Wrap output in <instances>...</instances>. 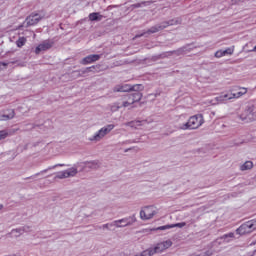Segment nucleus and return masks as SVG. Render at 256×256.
<instances>
[{
    "label": "nucleus",
    "mask_w": 256,
    "mask_h": 256,
    "mask_svg": "<svg viewBox=\"0 0 256 256\" xmlns=\"http://www.w3.org/2000/svg\"><path fill=\"white\" fill-rule=\"evenodd\" d=\"M114 129L115 126L113 124L105 125L95 132L94 135L90 136L88 141H91L92 143H99V141H103V139H105V137H107V135H109Z\"/></svg>",
    "instance_id": "nucleus-4"
},
{
    "label": "nucleus",
    "mask_w": 256,
    "mask_h": 256,
    "mask_svg": "<svg viewBox=\"0 0 256 256\" xmlns=\"http://www.w3.org/2000/svg\"><path fill=\"white\" fill-rule=\"evenodd\" d=\"M157 215V209L153 206H146L140 211V219L143 221H149Z\"/></svg>",
    "instance_id": "nucleus-9"
},
{
    "label": "nucleus",
    "mask_w": 256,
    "mask_h": 256,
    "mask_svg": "<svg viewBox=\"0 0 256 256\" xmlns=\"http://www.w3.org/2000/svg\"><path fill=\"white\" fill-rule=\"evenodd\" d=\"M252 51H253L254 53H256V45L254 46V48L252 49Z\"/></svg>",
    "instance_id": "nucleus-33"
},
{
    "label": "nucleus",
    "mask_w": 256,
    "mask_h": 256,
    "mask_svg": "<svg viewBox=\"0 0 256 256\" xmlns=\"http://www.w3.org/2000/svg\"><path fill=\"white\" fill-rule=\"evenodd\" d=\"M169 26V23L167 22H164L163 25H156V26H153L151 27L147 33L151 34V33H158V31H161L165 28H167Z\"/></svg>",
    "instance_id": "nucleus-17"
},
{
    "label": "nucleus",
    "mask_w": 256,
    "mask_h": 256,
    "mask_svg": "<svg viewBox=\"0 0 256 256\" xmlns=\"http://www.w3.org/2000/svg\"><path fill=\"white\" fill-rule=\"evenodd\" d=\"M7 65H9V63H7V62H0V71H3V69H7Z\"/></svg>",
    "instance_id": "nucleus-30"
},
{
    "label": "nucleus",
    "mask_w": 256,
    "mask_h": 256,
    "mask_svg": "<svg viewBox=\"0 0 256 256\" xmlns=\"http://www.w3.org/2000/svg\"><path fill=\"white\" fill-rule=\"evenodd\" d=\"M147 123L145 120L139 121V120H134L128 123H125L126 127H131L132 129H139V127H142V125H145Z\"/></svg>",
    "instance_id": "nucleus-16"
},
{
    "label": "nucleus",
    "mask_w": 256,
    "mask_h": 256,
    "mask_svg": "<svg viewBox=\"0 0 256 256\" xmlns=\"http://www.w3.org/2000/svg\"><path fill=\"white\" fill-rule=\"evenodd\" d=\"M133 103H135V101L133 100V96L131 94H129L126 97V100H124L122 102V107H129V106L133 105Z\"/></svg>",
    "instance_id": "nucleus-20"
},
{
    "label": "nucleus",
    "mask_w": 256,
    "mask_h": 256,
    "mask_svg": "<svg viewBox=\"0 0 256 256\" xmlns=\"http://www.w3.org/2000/svg\"><path fill=\"white\" fill-rule=\"evenodd\" d=\"M139 87H141V85L131 86L129 84H122V85L115 86L113 91L115 93H127L129 91H137Z\"/></svg>",
    "instance_id": "nucleus-11"
},
{
    "label": "nucleus",
    "mask_w": 256,
    "mask_h": 256,
    "mask_svg": "<svg viewBox=\"0 0 256 256\" xmlns=\"http://www.w3.org/2000/svg\"><path fill=\"white\" fill-rule=\"evenodd\" d=\"M11 235L19 237V235H23V230L21 228L14 229L11 231Z\"/></svg>",
    "instance_id": "nucleus-25"
},
{
    "label": "nucleus",
    "mask_w": 256,
    "mask_h": 256,
    "mask_svg": "<svg viewBox=\"0 0 256 256\" xmlns=\"http://www.w3.org/2000/svg\"><path fill=\"white\" fill-rule=\"evenodd\" d=\"M131 96L133 97L134 103H137V102L141 101L143 94H141V92H139V91H136V92L132 93Z\"/></svg>",
    "instance_id": "nucleus-22"
},
{
    "label": "nucleus",
    "mask_w": 256,
    "mask_h": 256,
    "mask_svg": "<svg viewBox=\"0 0 256 256\" xmlns=\"http://www.w3.org/2000/svg\"><path fill=\"white\" fill-rule=\"evenodd\" d=\"M103 19V15L99 14V12H93L89 14L90 21H101Z\"/></svg>",
    "instance_id": "nucleus-19"
},
{
    "label": "nucleus",
    "mask_w": 256,
    "mask_h": 256,
    "mask_svg": "<svg viewBox=\"0 0 256 256\" xmlns=\"http://www.w3.org/2000/svg\"><path fill=\"white\" fill-rule=\"evenodd\" d=\"M126 143H131V142L127 141Z\"/></svg>",
    "instance_id": "nucleus-39"
},
{
    "label": "nucleus",
    "mask_w": 256,
    "mask_h": 256,
    "mask_svg": "<svg viewBox=\"0 0 256 256\" xmlns=\"http://www.w3.org/2000/svg\"><path fill=\"white\" fill-rule=\"evenodd\" d=\"M18 111H20V113H27V110L23 111V106L18 107Z\"/></svg>",
    "instance_id": "nucleus-32"
},
{
    "label": "nucleus",
    "mask_w": 256,
    "mask_h": 256,
    "mask_svg": "<svg viewBox=\"0 0 256 256\" xmlns=\"http://www.w3.org/2000/svg\"><path fill=\"white\" fill-rule=\"evenodd\" d=\"M79 167H81L82 171L84 169H97V167H99V161L93 160L74 164L71 168L57 172L54 179H69L71 177H76L77 173H79Z\"/></svg>",
    "instance_id": "nucleus-1"
},
{
    "label": "nucleus",
    "mask_w": 256,
    "mask_h": 256,
    "mask_svg": "<svg viewBox=\"0 0 256 256\" xmlns=\"http://www.w3.org/2000/svg\"><path fill=\"white\" fill-rule=\"evenodd\" d=\"M9 137V132L7 130L0 131V139H7Z\"/></svg>",
    "instance_id": "nucleus-29"
},
{
    "label": "nucleus",
    "mask_w": 256,
    "mask_h": 256,
    "mask_svg": "<svg viewBox=\"0 0 256 256\" xmlns=\"http://www.w3.org/2000/svg\"><path fill=\"white\" fill-rule=\"evenodd\" d=\"M86 217H91V214L87 215Z\"/></svg>",
    "instance_id": "nucleus-37"
},
{
    "label": "nucleus",
    "mask_w": 256,
    "mask_h": 256,
    "mask_svg": "<svg viewBox=\"0 0 256 256\" xmlns=\"http://www.w3.org/2000/svg\"><path fill=\"white\" fill-rule=\"evenodd\" d=\"M217 59H221V57H225V52L223 50L216 51L214 55Z\"/></svg>",
    "instance_id": "nucleus-28"
},
{
    "label": "nucleus",
    "mask_w": 256,
    "mask_h": 256,
    "mask_svg": "<svg viewBox=\"0 0 256 256\" xmlns=\"http://www.w3.org/2000/svg\"><path fill=\"white\" fill-rule=\"evenodd\" d=\"M121 107H123V104L116 102L110 106V109H111V111L115 112V111H119V109H121Z\"/></svg>",
    "instance_id": "nucleus-24"
},
{
    "label": "nucleus",
    "mask_w": 256,
    "mask_h": 256,
    "mask_svg": "<svg viewBox=\"0 0 256 256\" xmlns=\"http://www.w3.org/2000/svg\"><path fill=\"white\" fill-rule=\"evenodd\" d=\"M224 51V56L225 55H233V53H235V47H229L227 48L226 50H223Z\"/></svg>",
    "instance_id": "nucleus-26"
},
{
    "label": "nucleus",
    "mask_w": 256,
    "mask_h": 256,
    "mask_svg": "<svg viewBox=\"0 0 256 256\" xmlns=\"http://www.w3.org/2000/svg\"><path fill=\"white\" fill-rule=\"evenodd\" d=\"M203 123H205L203 115L196 114L194 116H191L186 123L179 124L178 129H181L182 131L199 129V127H201Z\"/></svg>",
    "instance_id": "nucleus-3"
},
{
    "label": "nucleus",
    "mask_w": 256,
    "mask_h": 256,
    "mask_svg": "<svg viewBox=\"0 0 256 256\" xmlns=\"http://www.w3.org/2000/svg\"><path fill=\"white\" fill-rule=\"evenodd\" d=\"M136 37H143V34H140V35H136Z\"/></svg>",
    "instance_id": "nucleus-36"
},
{
    "label": "nucleus",
    "mask_w": 256,
    "mask_h": 256,
    "mask_svg": "<svg viewBox=\"0 0 256 256\" xmlns=\"http://www.w3.org/2000/svg\"><path fill=\"white\" fill-rule=\"evenodd\" d=\"M99 59H101V55L99 54H92V55H88L86 56L82 61V65H89L91 63H95V61H99Z\"/></svg>",
    "instance_id": "nucleus-15"
},
{
    "label": "nucleus",
    "mask_w": 256,
    "mask_h": 256,
    "mask_svg": "<svg viewBox=\"0 0 256 256\" xmlns=\"http://www.w3.org/2000/svg\"><path fill=\"white\" fill-rule=\"evenodd\" d=\"M256 230V219L249 220L248 222H245L242 224L236 232L238 235H247V233H253V231Z\"/></svg>",
    "instance_id": "nucleus-7"
},
{
    "label": "nucleus",
    "mask_w": 256,
    "mask_h": 256,
    "mask_svg": "<svg viewBox=\"0 0 256 256\" xmlns=\"http://www.w3.org/2000/svg\"><path fill=\"white\" fill-rule=\"evenodd\" d=\"M41 19H45V13L39 12V13H32L30 14L24 21L23 25L25 27H31L33 25H37Z\"/></svg>",
    "instance_id": "nucleus-8"
},
{
    "label": "nucleus",
    "mask_w": 256,
    "mask_h": 256,
    "mask_svg": "<svg viewBox=\"0 0 256 256\" xmlns=\"http://www.w3.org/2000/svg\"><path fill=\"white\" fill-rule=\"evenodd\" d=\"M185 225H187V223L180 222V223H176V224L164 225V226H160L157 228H153L152 231H167V229H174V227H179V229H183V227H185Z\"/></svg>",
    "instance_id": "nucleus-12"
},
{
    "label": "nucleus",
    "mask_w": 256,
    "mask_h": 256,
    "mask_svg": "<svg viewBox=\"0 0 256 256\" xmlns=\"http://www.w3.org/2000/svg\"><path fill=\"white\" fill-rule=\"evenodd\" d=\"M256 115H255V108L252 106L245 109L240 114L241 121H244V123H250V121H255Z\"/></svg>",
    "instance_id": "nucleus-10"
},
{
    "label": "nucleus",
    "mask_w": 256,
    "mask_h": 256,
    "mask_svg": "<svg viewBox=\"0 0 256 256\" xmlns=\"http://www.w3.org/2000/svg\"><path fill=\"white\" fill-rule=\"evenodd\" d=\"M241 171H249V169H253V162L246 161L244 164L240 166Z\"/></svg>",
    "instance_id": "nucleus-21"
},
{
    "label": "nucleus",
    "mask_w": 256,
    "mask_h": 256,
    "mask_svg": "<svg viewBox=\"0 0 256 256\" xmlns=\"http://www.w3.org/2000/svg\"><path fill=\"white\" fill-rule=\"evenodd\" d=\"M109 227H115L114 225H111V223L103 224L100 226V229H109Z\"/></svg>",
    "instance_id": "nucleus-31"
},
{
    "label": "nucleus",
    "mask_w": 256,
    "mask_h": 256,
    "mask_svg": "<svg viewBox=\"0 0 256 256\" xmlns=\"http://www.w3.org/2000/svg\"><path fill=\"white\" fill-rule=\"evenodd\" d=\"M129 150H130V149H128V150H125V152L127 153Z\"/></svg>",
    "instance_id": "nucleus-38"
},
{
    "label": "nucleus",
    "mask_w": 256,
    "mask_h": 256,
    "mask_svg": "<svg viewBox=\"0 0 256 256\" xmlns=\"http://www.w3.org/2000/svg\"><path fill=\"white\" fill-rule=\"evenodd\" d=\"M25 43H27V38L25 37H20L17 41H16V45L17 47L21 48L25 45Z\"/></svg>",
    "instance_id": "nucleus-23"
},
{
    "label": "nucleus",
    "mask_w": 256,
    "mask_h": 256,
    "mask_svg": "<svg viewBox=\"0 0 256 256\" xmlns=\"http://www.w3.org/2000/svg\"><path fill=\"white\" fill-rule=\"evenodd\" d=\"M243 95H247V88L245 87H233L230 89V93L221 94L218 97L210 100V105H221L223 103H227V101H233V99H241Z\"/></svg>",
    "instance_id": "nucleus-2"
},
{
    "label": "nucleus",
    "mask_w": 256,
    "mask_h": 256,
    "mask_svg": "<svg viewBox=\"0 0 256 256\" xmlns=\"http://www.w3.org/2000/svg\"><path fill=\"white\" fill-rule=\"evenodd\" d=\"M52 47H53V43H51L49 41H44L36 47L35 53H36V55H39V53H41V51H49V49H51Z\"/></svg>",
    "instance_id": "nucleus-14"
},
{
    "label": "nucleus",
    "mask_w": 256,
    "mask_h": 256,
    "mask_svg": "<svg viewBox=\"0 0 256 256\" xmlns=\"http://www.w3.org/2000/svg\"><path fill=\"white\" fill-rule=\"evenodd\" d=\"M135 7H141V4H139V3L135 4Z\"/></svg>",
    "instance_id": "nucleus-34"
},
{
    "label": "nucleus",
    "mask_w": 256,
    "mask_h": 256,
    "mask_svg": "<svg viewBox=\"0 0 256 256\" xmlns=\"http://www.w3.org/2000/svg\"><path fill=\"white\" fill-rule=\"evenodd\" d=\"M70 165L69 164H55L53 166H50L32 176H30L28 179H35V177H39V175H43L45 173H47V171H53V169H57V167H69Z\"/></svg>",
    "instance_id": "nucleus-13"
},
{
    "label": "nucleus",
    "mask_w": 256,
    "mask_h": 256,
    "mask_svg": "<svg viewBox=\"0 0 256 256\" xmlns=\"http://www.w3.org/2000/svg\"><path fill=\"white\" fill-rule=\"evenodd\" d=\"M3 209V204H0V211Z\"/></svg>",
    "instance_id": "nucleus-35"
},
{
    "label": "nucleus",
    "mask_w": 256,
    "mask_h": 256,
    "mask_svg": "<svg viewBox=\"0 0 256 256\" xmlns=\"http://www.w3.org/2000/svg\"><path fill=\"white\" fill-rule=\"evenodd\" d=\"M136 222H137V218L135 217V215H132L119 220H115L111 222V225H113L114 227H117L118 229H121L123 227H131V225H133Z\"/></svg>",
    "instance_id": "nucleus-6"
},
{
    "label": "nucleus",
    "mask_w": 256,
    "mask_h": 256,
    "mask_svg": "<svg viewBox=\"0 0 256 256\" xmlns=\"http://www.w3.org/2000/svg\"><path fill=\"white\" fill-rule=\"evenodd\" d=\"M172 245L173 242L171 240H165L156 244L155 247L146 249V253H148V256L156 255V253H163V251H167Z\"/></svg>",
    "instance_id": "nucleus-5"
},
{
    "label": "nucleus",
    "mask_w": 256,
    "mask_h": 256,
    "mask_svg": "<svg viewBox=\"0 0 256 256\" xmlns=\"http://www.w3.org/2000/svg\"><path fill=\"white\" fill-rule=\"evenodd\" d=\"M233 237H235V234L234 233H228V234H225L222 239H224V241H226L227 243H229V239H233Z\"/></svg>",
    "instance_id": "nucleus-27"
},
{
    "label": "nucleus",
    "mask_w": 256,
    "mask_h": 256,
    "mask_svg": "<svg viewBox=\"0 0 256 256\" xmlns=\"http://www.w3.org/2000/svg\"><path fill=\"white\" fill-rule=\"evenodd\" d=\"M13 117H15V110L10 109V110H8L7 114H3L0 117V121H9V120L13 119Z\"/></svg>",
    "instance_id": "nucleus-18"
}]
</instances>
